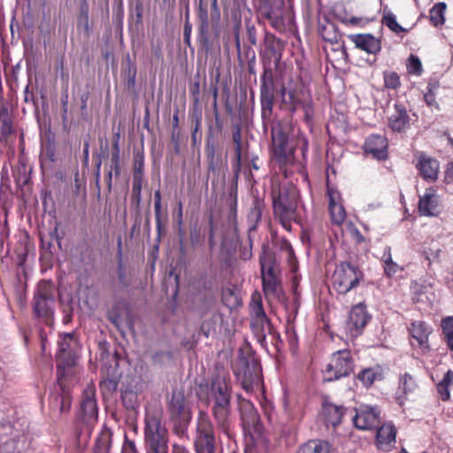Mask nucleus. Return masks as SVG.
I'll list each match as a JSON object with an SVG mask.
<instances>
[{
	"label": "nucleus",
	"instance_id": "nucleus-1",
	"mask_svg": "<svg viewBox=\"0 0 453 453\" xmlns=\"http://www.w3.org/2000/svg\"><path fill=\"white\" fill-rule=\"evenodd\" d=\"M233 393L229 377L219 373L211 376L207 394L211 413L218 430L228 438L232 436L233 427L231 418Z\"/></svg>",
	"mask_w": 453,
	"mask_h": 453
},
{
	"label": "nucleus",
	"instance_id": "nucleus-2",
	"mask_svg": "<svg viewBox=\"0 0 453 453\" xmlns=\"http://www.w3.org/2000/svg\"><path fill=\"white\" fill-rule=\"evenodd\" d=\"M196 18V43L198 51L208 54L219 37L221 11L219 0H197L195 4Z\"/></svg>",
	"mask_w": 453,
	"mask_h": 453
},
{
	"label": "nucleus",
	"instance_id": "nucleus-3",
	"mask_svg": "<svg viewBox=\"0 0 453 453\" xmlns=\"http://www.w3.org/2000/svg\"><path fill=\"white\" fill-rule=\"evenodd\" d=\"M238 410L245 434L244 453H268L269 441L265 437L259 414L251 401L237 394Z\"/></svg>",
	"mask_w": 453,
	"mask_h": 453
},
{
	"label": "nucleus",
	"instance_id": "nucleus-4",
	"mask_svg": "<svg viewBox=\"0 0 453 453\" xmlns=\"http://www.w3.org/2000/svg\"><path fill=\"white\" fill-rule=\"evenodd\" d=\"M233 372L247 393H252L255 388H258L263 382L260 358L250 344L238 349Z\"/></svg>",
	"mask_w": 453,
	"mask_h": 453
},
{
	"label": "nucleus",
	"instance_id": "nucleus-5",
	"mask_svg": "<svg viewBox=\"0 0 453 453\" xmlns=\"http://www.w3.org/2000/svg\"><path fill=\"white\" fill-rule=\"evenodd\" d=\"M205 124L204 155L208 171L214 173L222 159L227 131L225 129L222 117H211L210 114H206Z\"/></svg>",
	"mask_w": 453,
	"mask_h": 453
},
{
	"label": "nucleus",
	"instance_id": "nucleus-6",
	"mask_svg": "<svg viewBox=\"0 0 453 453\" xmlns=\"http://www.w3.org/2000/svg\"><path fill=\"white\" fill-rule=\"evenodd\" d=\"M274 219L288 232L292 231V222H298L297 207L299 192L294 186L282 185L272 192Z\"/></svg>",
	"mask_w": 453,
	"mask_h": 453
},
{
	"label": "nucleus",
	"instance_id": "nucleus-7",
	"mask_svg": "<svg viewBox=\"0 0 453 453\" xmlns=\"http://www.w3.org/2000/svg\"><path fill=\"white\" fill-rule=\"evenodd\" d=\"M166 411L174 434L180 438L187 437L192 420V406L182 389L173 388L167 395Z\"/></svg>",
	"mask_w": 453,
	"mask_h": 453
},
{
	"label": "nucleus",
	"instance_id": "nucleus-8",
	"mask_svg": "<svg viewBox=\"0 0 453 453\" xmlns=\"http://www.w3.org/2000/svg\"><path fill=\"white\" fill-rule=\"evenodd\" d=\"M99 346L100 357L103 362L99 388L103 394H111L117 390L122 376L119 369L121 353L115 349L111 354L109 350L110 343L106 341L100 342Z\"/></svg>",
	"mask_w": 453,
	"mask_h": 453
},
{
	"label": "nucleus",
	"instance_id": "nucleus-9",
	"mask_svg": "<svg viewBox=\"0 0 453 453\" xmlns=\"http://www.w3.org/2000/svg\"><path fill=\"white\" fill-rule=\"evenodd\" d=\"M56 286L51 280H40L31 302L33 317L46 323L53 319L56 305Z\"/></svg>",
	"mask_w": 453,
	"mask_h": 453
},
{
	"label": "nucleus",
	"instance_id": "nucleus-10",
	"mask_svg": "<svg viewBox=\"0 0 453 453\" xmlns=\"http://www.w3.org/2000/svg\"><path fill=\"white\" fill-rule=\"evenodd\" d=\"M269 128L272 140L269 150L272 159L280 167L292 164L296 148L290 141L288 132L280 120L273 121Z\"/></svg>",
	"mask_w": 453,
	"mask_h": 453
},
{
	"label": "nucleus",
	"instance_id": "nucleus-11",
	"mask_svg": "<svg viewBox=\"0 0 453 453\" xmlns=\"http://www.w3.org/2000/svg\"><path fill=\"white\" fill-rule=\"evenodd\" d=\"M80 345L73 332L63 333L58 335L56 352L57 376L60 380L65 376L77 364Z\"/></svg>",
	"mask_w": 453,
	"mask_h": 453
},
{
	"label": "nucleus",
	"instance_id": "nucleus-12",
	"mask_svg": "<svg viewBox=\"0 0 453 453\" xmlns=\"http://www.w3.org/2000/svg\"><path fill=\"white\" fill-rule=\"evenodd\" d=\"M144 443L147 453H168V431L158 413L146 412Z\"/></svg>",
	"mask_w": 453,
	"mask_h": 453
},
{
	"label": "nucleus",
	"instance_id": "nucleus-13",
	"mask_svg": "<svg viewBox=\"0 0 453 453\" xmlns=\"http://www.w3.org/2000/svg\"><path fill=\"white\" fill-rule=\"evenodd\" d=\"M285 46V41L280 39L273 33L265 31L259 50V58L263 68L261 76L274 77V71L279 68Z\"/></svg>",
	"mask_w": 453,
	"mask_h": 453
},
{
	"label": "nucleus",
	"instance_id": "nucleus-14",
	"mask_svg": "<svg viewBox=\"0 0 453 453\" xmlns=\"http://www.w3.org/2000/svg\"><path fill=\"white\" fill-rule=\"evenodd\" d=\"M279 107L288 117L292 118L298 110L303 111L304 120L309 123L314 117L313 101L310 95L301 96L294 88H288L284 84L280 86L279 92Z\"/></svg>",
	"mask_w": 453,
	"mask_h": 453
},
{
	"label": "nucleus",
	"instance_id": "nucleus-15",
	"mask_svg": "<svg viewBox=\"0 0 453 453\" xmlns=\"http://www.w3.org/2000/svg\"><path fill=\"white\" fill-rule=\"evenodd\" d=\"M98 406L96 393L93 388H86L81 395L80 408L75 414V426L80 428L79 436L82 433L90 434L91 426L97 421Z\"/></svg>",
	"mask_w": 453,
	"mask_h": 453
},
{
	"label": "nucleus",
	"instance_id": "nucleus-16",
	"mask_svg": "<svg viewBox=\"0 0 453 453\" xmlns=\"http://www.w3.org/2000/svg\"><path fill=\"white\" fill-rule=\"evenodd\" d=\"M363 272L349 261L338 264L332 276V284L339 295H346L358 286L363 280Z\"/></svg>",
	"mask_w": 453,
	"mask_h": 453
},
{
	"label": "nucleus",
	"instance_id": "nucleus-17",
	"mask_svg": "<svg viewBox=\"0 0 453 453\" xmlns=\"http://www.w3.org/2000/svg\"><path fill=\"white\" fill-rule=\"evenodd\" d=\"M355 361L349 349H340L333 353L330 362L322 371L324 380L333 382L349 377L354 372Z\"/></svg>",
	"mask_w": 453,
	"mask_h": 453
},
{
	"label": "nucleus",
	"instance_id": "nucleus-18",
	"mask_svg": "<svg viewBox=\"0 0 453 453\" xmlns=\"http://www.w3.org/2000/svg\"><path fill=\"white\" fill-rule=\"evenodd\" d=\"M196 453H217L214 426L206 412L200 411L195 438Z\"/></svg>",
	"mask_w": 453,
	"mask_h": 453
},
{
	"label": "nucleus",
	"instance_id": "nucleus-19",
	"mask_svg": "<svg viewBox=\"0 0 453 453\" xmlns=\"http://www.w3.org/2000/svg\"><path fill=\"white\" fill-rule=\"evenodd\" d=\"M259 100L261 106V119L264 132H266L272 123L273 107L275 104V83L274 77L260 76Z\"/></svg>",
	"mask_w": 453,
	"mask_h": 453
},
{
	"label": "nucleus",
	"instance_id": "nucleus-20",
	"mask_svg": "<svg viewBox=\"0 0 453 453\" xmlns=\"http://www.w3.org/2000/svg\"><path fill=\"white\" fill-rule=\"evenodd\" d=\"M103 159H107L108 161L104 164V168H108L112 172H115V178H119L121 175V168H122V159L121 157H110V147L109 141L105 139L100 140V151L96 155L95 160V184L97 189L98 195L101 192V166L103 163Z\"/></svg>",
	"mask_w": 453,
	"mask_h": 453
},
{
	"label": "nucleus",
	"instance_id": "nucleus-21",
	"mask_svg": "<svg viewBox=\"0 0 453 453\" xmlns=\"http://www.w3.org/2000/svg\"><path fill=\"white\" fill-rule=\"evenodd\" d=\"M354 426L360 430H372L380 425V409L377 405L361 404L353 417Z\"/></svg>",
	"mask_w": 453,
	"mask_h": 453
},
{
	"label": "nucleus",
	"instance_id": "nucleus-22",
	"mask_svg": "<svg viewBox=\"0 0 453 453\" xmlns=\"http://www.w3.org/2000/svg\"><path fill=\"white\" fill-rule=\"evenodd\" d=\"M372 316L367 311L365 302L358 303L354 305L348 316L347 326L352 334L358 335L371 320Z\"/></svg>",
	"mask_w": 453,
	"mask_h": 453
},
{
	"label": "nucleus",
	"instance_id": "nucleus-23",
	"mask_svg": "<svg viewBox=\"0 0 453 453\" xmlns=\"http://www.w3.org/2000/svg\"><path fill=\"white\" fill-rule=\"evenodd\" d=\"M365 154H370L379 161H385L388 157V141L385 135L372 134L365 138L363 145Z\"/></svg>",
	"mask_w": 453,
	"mask_h": 453
},
{
	"label": "nucleus",
	"instance_id": "nucleus-24",
	"mask_svg": "<svg viewBox=\"0 0 453 453\" xmlns=\"http://www.w3.org/2000/svg\"><path fill=\"white\" fill-rule=\"evenodd\" d=\"M318 30L324 41L330 42L332 45H336L333 50H341L344 57L348 56L342 35L335 23L325 19V23H319Z\"/></svg>",
	"mask_w": 453,
	"mask_h": 453
},
{
	"label": "nucleus",
	"instance_id": "nucleus-25",
	"mask_svg": "<svg viewBox=\"0 0 453 453\" xmlns=\"http://www.w3.org/2000/svg\"><path fill=\"white\" fill-rule=\"evenodd\" d=\"M154 212L156 221L157 236L153 245V252L157 253L159 250L161 238L166 234L165 223L168 221V212L165 209L163 211L162 196L160 189L154 192Z\"/></svg>",
	"mask_w": 453,
	"mask_h": 453
},
{
	"label": "nucleus",
	"instance_id": "nucleus-26",
	"mask_svg": "<svg viewBox=\"0 0 453 453\" xmlns=\"http://www.w3.org/2000/svg\"><path fill=\"white\" fill-rule=\"evenodd\" d=\"M393 112L388 116V127L395 133H405L411 127V117L405 105L396 102Z\"/></svg>",
	"mask_w": 453,
	"mask_h": 453
},
{
	"label": "nucleus",
	"instance_id": "nucleus-27",
	"mask_svg": "<svg viewBox=\"0 0 453 453\" xmlns=\"http://www.w3.org/2000/svg\"><path fill=\"white\" fill-rule=\"evenodd\" d=\"M72 406V396L68 391L52 392L49 395V409L53 420L67 414Z\"/></svg>",
	"mask_w": 453,
	"mask_h": 453
},
{
	"label": "nucleus",
	"instance_id": "nucleus-28",
	"mask_svg": "<svg viewBox=\"0 0 453 453\" xmlns=\"http://www.w3.org/2000/svg\"><path fill=\"white\" fill-rule=\"evenodd\" d=\"M348 37L356 48L370 55L376 56L382 50L381 38L375 37L372 34H352L349 35Z\"/></svg>",
	"mask_w": 453,
	"mask_h": 453
},
{
	"label": "nucleus",
	"instance_id": "nucleus-29",
	"mask_svg": "<svg viewBox=\"0 0 453 453\" xmlns=\"http://www.w3.org/2000/svg\"><path fill=\"white\" fill-rule=\"evenodd\" d=\"M265 0L259 7L260 15L267 19L271 26L277 28L283 25V0Z\"/></svg>",
	"mask_w": 453,
	"mask_h": 453
},
{
	"label": "nucleus",
	"instance_id": "nucleus-30",
	"mask_svg": "<svg viewBox=\"0 0 453 453\" xmlns=\"http://www.w3.org/2000/svg\"><path fill=\"white\" fill-rule=\"evenodd\" d=\"M416 168L419 176L427 182H434L438 179L439 161L425 153L419 155Z\"/></svg>",
	"mask_w": 453,
	"mask_h": 453
},
{
	"label": "nucleus",
	"instance_id": "nucleus-31",
	"mask_svg": "<svg viewBox=\"0 0 453 453\" xmlns=\"http://www.w3.org/2000/svg\"><path fill=\"white\" fill-rule=\"evenodd\" d=\"M439 198L435 195V189L429 188L426 189L425 194L419 196L418 210L420 216L435 217L440 214Z\"/></svg>",
	"mask_w": 453,
	"mask_h": 453
},
{
	"label": "nucleus",
	"instance_id": "nucleus-32",
	"mask_svg": "<svg viewBox=\"0 0 453 453\" xmlns=\"http://www.w3.org/2000/svg\"><path fill=\"white\" fill-rule=\"evenodd\" d=\"M57 143L55 135L49 134L46 139L41 143L39 156L42 169H52L53 164L57 161Z\"/></svg>",
	"mask_w": 453,
	"mask_h": 453
},
{
	"label": "nucleus",
	"instance_id": "nucleus-33",
	"mask_svg": "<svg viewBox=\"0 0 453 453\" xmlns=\"http://www.w3.org/2000/svg\"><path fill=\"white\" fill-rule=\"evenodd\" d=\"M376 433L377 447L383 451H389L395 442L396 428L392 422L379 426Z\"/></svg>",
	"mask_w": 453,
	"mask_h": 453
},
{
	"label": "nucleus",
	"instance_id": "nucleus-34",
	"mask_svg": "<svg viewBox=\"0 0 453 453\" xmlns=\"http://www.w3.org/2000/svg\"><path fill=\"white\" fill-rule=\"evenodd\" d=\"M409 332L411 337L417 341L418 346L425 351L430 349L429 335L432 334V327L425 321L415 320L411 323Z\"/></svg>",
	"mask_w": 453,
	"mask_h": 453
},
{
	"label": "nucleus",
	"instance_id": "nucleus-35",
	"mask_svg": "<svg viewBox=\"0 0 453 453\" xmlns=\"http://www.w3.org/2000/svg\"><path fill=\"white\" fill-rule=\"evenodd\" d=\"M14 133L12 112L9 109L8 103L2 102L0 104V141L7 142Z\"/></svg>",
	"mask_w": 453,
	"mask_h": 453
},
{
	"label": "nucleus",
	"instance_id": "nucleus-36",
	"mask_svg": "<svg viewBox=\"0 0 453 453\" xmlns=\"http://www.w3.org/2000/svg\"><path fill=\"white\" fill-rule=\"evenodd\" d=\"M346 410L347 409L343 405L325 403L322 407V415L325 425L327 427L338 426L342 421Z\"/></svg>",
	"mask_w": 453,
	"mask_h": 453
},
{
	"label": "nucleus",
	"instance_id": "nucleus-37",
	"mask_svg": "<svg viewBox=\"0 0 453 453\" xmlns=\"http://www.w3.org/2000/svg\"><path fill=\"white\" fill-rule=\"evenodd\" d=\"M259 265L261 277L277 276L275 273L276 257L275 254L270 250L268 244L262 245V250L259 255Z\"/></svg>",
	"mask_w": 453,
	"mask_h": 453
},
{
	"label": "nucleus",
	"instance_id": "nucleus-38",
	"mask_svg": "<svg viewBox=\"0 0 453 453\" xmlns=\"http://www.w3.org/2000/svg\"><path fill=\"white\" fill-rule=\"evenodd\" d=\"M326 195L328 197V209L332 217L333 222L340 225L346 218V211L342 203L336 202V198H340V193L334 188L327 187Z\"/></svg>",
	"mask_w": 453,
	"mask_h": 453
},
{
	"label": "nucleus",
	"instance_id": "nucleus-39",
	"mask_svg": "<svg viewBox=\"0 0 453 453\" xmlns=\"http://www.w3.org/2000/svg\"><path fill=\"white\" fill-rule=\"evenodd\" d=\"M234 41L237 51V58L240 64H243L245 60L256 58V52L251 44L241 43L240 25H235L233 29Z\"/></svg>",
	"mask_w": 453,
	"mask_h": 453
},
{
	"label": "nucleus",
	"instance_id": "nucleus-40",
	"mask_svg": "<svg viewBox=\"0 0 453 453\" xmlns=\"http://www.w3.org/2000/svg\"><path fill=\"white\" fill-rule=\"evenodd\" d=\"M356 378L363 384L365 388H369L375 381H380L384 379L383 370L380 365L367 367L362 369Z\"/></svg>",
	"mask_w": 453,
	"mask_h": 453
},
{
	"label": "nucleus",
	"instance_id": "nucleus-41",
	"mask_svg": "<svg viewBox=\"0 0 453 453\" xmlns=\"http://www.w3.org/2000/svg\"><path fill=\"white\" fill-rule=\"evenodd\" d=\"M112 430L107 426H104L96 438L93 453H110L112 443Z\"/></svg>",
	"mask_w": 453,
	"mask_h": 453
},
{
	"label": "nucleus",
	"instance_id": "nucleus-42",
	"mask_svg": "<svg viewBox=\"0 0 453 453\" xmlns=\"http://www.w3.org/2000/svg\"><path fill=\"white\" fill-rule=\"evenodd\" d=\"M296 453H331V444L325 440H310L303 443Z\"/></svg>",
	"mask_w": 453,
	"mask_h": 453
},
{
	"label": "nucleus",
	"instance_id": "nucleus-43",
	"mask_svg": "<svg viewBox=\"0 0 453 453\" xmlns=\"http://www.w3.org/2000/svg\"><path fill=\"white\" fill-rule=\"evenodd\" d=\"M12 175L17 188H23L29 183L31 167L21 160H19L18 165L12 169Z\"/></svg>",
	"mask_w": 453,
	"mask_h": 453
},
{
	"label": "nucleus",
	"instance_id": "nucleus-44",
	"mask_svg": "<svg viewBox=\"0 0 453 453\" xmlns=\"http://www.w3.org/2000/svg\"><path fill=\"white\" fill-rule=\"evenodd\" d=\"M76 28L78 34L89 37L92 33V27L89 23V7H79Z\"/></svg>",
	"mask_w": 453,
	"mask_h": 453
},
{
	"label": "nucleus",
	"instance_id": "nucleus-45",
	"mask_svg": "<svg viewBox=\"0 0 453 453\" xmlns=\"http://www.w3.org/2000/svg\"><path fill=\"white\" fill-rule=\"evenodd\" d=\"M272 323L271 319L268 317H265V319H258L256 320L250 321V327L252 332L257 338V342L264 349L267 348V341L265 340V328Z\"/></svg>",
	"mask_w": 453,
	"mask_h": 453
},
{
	"label": "nucleus",
	"instance_id": "nucleus-46",
	"mask_svg": "<svg viewBox=\"0 0 453 453\" xmlns=\"http://www.w3.org/2000/svg\"><path fill=\"white\" fill-rule=\"evenodd\" d=\"M133 180L132 181H144L145 157L143 151H134L133 157Z\"/></svg>",
	"mask_w": 453,
	"mask_h": 453
},
{
	"label": "nucleus",
	"instance_id": "nucleus-47",
	"mask_svg": "<svg viewBox=\"0 0 453 453\" xmlns=\"http://www.w3.org/2000/svg\"><path fill=\"white\" fill-rule=\"evenodd\" d=\"M265 202L258 196L254 197L252 206L248 213V221L252 226L250 228H256L257 225L262 220Z\"/></svg>",
	"mask_w": 453,
	"mask_h": 453
},
{
	"label": "nucleus",
	"instance_id": "nucleus-48",
	"mask_svg": "<svg viewBox=\"0 0 453 453\" xmlns=\"http://www.w3.org/2000/svg\"><path fill=\"white\" fill-rule=\"evenodd\" d=\"M417 384L414 378L409 373L404 372L399 378L398 389L396 394L398 395L397 400L404 398L409 393L413 392L416 388Z\"/></svg>",
	"mask_w": 453,
	"mask_h": 453
},
{
	"label": "nucleus",
	"instance_id": "nucleus-49",
	"mask_svg": "<svg viewBox=\"0 0 453 453\" xmlns=\"http://www.w3.org/2000/svg\"><path fill=\"white\" fill-rule=\"evenodd\" d=\"M381 23L396 35L408 32L407 28H404L397 22L395 15L388 8V6H385L383 9Z\"/></svg>",
	"mask_w": 453,
	"mask_h": 453
},
{
	"label": "nucleus",
	"instance_id": "nucleus-50",
	"mask_svg": "<svg viewBox=\"0 0 453 453\" xmlns=\"http://www.w3.org/2000/svg\"><path fill=\"white\" fill-rule=\"evenodd\" d=\"M441 337L447 348L453 351V316H447L441 320Z\"/></svg>",
	"mask_w": 453,
	"mask_h": 453
},
{
	"label": "nucleus",
	"instance_id": "nucleus-51",
	"mask_svg": "<svg viewBox=\"0 0 453 453\" xmlns=\"http://www.w3.org/2000/svg\"><path fill=\"white\" fill-rule=\"evenodd\" d=\"M221 300L223 304L230 310H234L242 305V299L233 288H225L222 289Z\"/></svg>",
	"mask_w": 453,
	"mask_h": 453
},
{
	"label": "nucleus",
	"instance_id": "nucleus-52",
	"mask_svg": "<svg viewBox=\"0 0 453 453\" xmlns=\"http://www.w3.org/2000/svg\"><path fill=\"white\" fill-rule=\"evenodd\" d=\"M446 9L447 4L444 2H439L430 9V22L434 27L442 26L445 23Z\"/></svg>",
	"mask_w": 453,
	"mask_h": 453
},
{
	"label": "nucleus",
	"instance_id": "nucleus-53",
	"mask_svg": "<svg viewBox=\"0 0 453 453\" xmlns=\"http://www.w3.org/2000/svg\"><path fill=\"white\" fill-rule=\"evenodd\" d=\"M262 290L266 297H274L278 295L280 280L278 276L261 277Z\"/></svg>",
	"mask_w": 453,
	"mask_h": 453
},
{
	"label": "nucleus",
	"instance_id": "nucleus-54",
	"mask_svg": "<svg viewBox=\"0 0 453 453\" xmlns=\"http://www.w3.org/2000/svg\"><path fill=\"white\" fill-rule=\"evenodd\" d=\"M120 399L123 406L127 411H136L139 408L138 395L133 389L121 390Z\"/></svg>",
	"mask_w": 453,
	"mask_h": 453
},
{
	"label": "nucleus",
	"instance_id": "nucleus-55",
	"mask_svg": "<svg viewBox=\"0 0 453 453\" xmlns=\"http://www.w3.org/2000/svg\"><path fill=\"white\" fill-rule=\"evenodd\" d=\"M453 380V371L448 370L441 380L436 385L437 392L440 395V398L443 402H447L450 398V392H449V384Z\"/></svg>",
	"mask_w": 453,
	"mask_h": 453
},
{
	"label": "nucleus",
	"instance_id": "nucleus-56",
	"mask_svg": "<svg viewBox=\"0 0 453 453\" xmlns=\"http://www.w3.org/2000/svg\"><path fill=\"white\" fill-rule=\"evenodd\" d=\"M24 441L19 436L7 439L0 444V453H22Z\"/></svg>",
	"mask_w": 453,
	"mask_h": 453
},
{
	"label": "nucleus",
	"instance_id": "nucleus-57",
	"mask_svg": "<svg viewBox=\"0 0 453 453\" xmlns=\"http://www.w3.org/2000/svg\"><path fill=\"white\" fill-rule=\"evenodd\" d=\"M250 315L251 320H256L261 318L265 319V317H267L263 306L262 298L259 294L257 296L252 295L250 303Z\"/></svg>",
	"mask_w": 453,
	"mask_h": 453
},
{
	"label": "nucleus",
	"instance_id": "nucleus-58",
	"mask_svg": "<svg viewBox=\"0 0 453 453\" xmlns=\"http://www.w3.org/2000/svg\"><path fill=\"white\" fill-rule=\"evenodd\" d=\"M217 223L215 222L214 216L211 213L208 217V229H207V239L208 248L211 252H213L217 247L216 240V230Z\"/></svg>",
	"mask_w": 453,
	"mask_h": 453
},
{
	"label": "nucleus",
	"instance_id": "nucleus-59",
	"mask_svg": "<svg viewBox=\"0 0 453 453\" xmlns=\"http://www.w3.org/2000/svg\"><path fill=\"white\" fill-rule=\"evenodd\" d=\"M29 88H30V81L25 87V89H24V92H23V94H24V102L26 104H30L33 106L34 115L39 120V119H40L39 99L36 96L35 93L34 91H31L29 89Z\"/></svg>",
	"mask_w": 453,
	"mask_h": 453
},
{
	"label": "nucleus",
	"instance_id": "nucleus-60",
	"mask_svg": "<svg viewBox=\"0 0 453 453\" xmlns=\"http://www.w3.org/2000/svg\"><path fill=\"white\" fill-rule=\"evenodd\" d=\"M221 250L224 257V264L226 266L232 265L233 257L236 252V247L232 241H228L226 238H224L221 242Z\"/></svg>",
	"mask_w": 453,
	"mask_h": 453
},
{
	"label": "nucleus",
	"instance_id": "nucleus-61",
	"mask_svg": "<svg viewBox=\"0 0 453 453\" xmlns=\"http://www.w3.org/2000/svg\"><path fill=\"white\" fill-rule=\"evenodd\" d=\"M383 81L385 88L397 90L401 87L400 76L395 71L383 72Z\"/></svg>",
	"mask_w": 453,
	"mask_h": 453
},
{
	"label": "nucleus",
	"instance_id": "nucleus-62",
	"mask_svg": "<svg viewBox=\"0 0 453 453\" xmlns=\"http://www.w3.org/2000/svg\"><path fill=\"white\" fill-rule=\"evenodd\" d=\"M439 88L437 81H430L426 86V90L424 93V100L429 107L439 109V104L435 100V90Z\"/></svg>",
	"mask_w": 453,
	"mask_h": 453
},
{
	"label": "nucleus",
	"instance_id": "nucleus-63",
	"mask_svg": "<svg viewBox=\"0 0 453 453\" xmlns=\"http://www.w3.org/2000/svg\"><path fill=\"white\" fill-rule=\"evenodd\" d=\"M60 301L62 303L63 323L66 325L73 319L74 301L72 296H68L66 300L61 299Z\"/></svg>",
	"mask_w": 453,
	"mask_h": 453
},
{
	"label": "nucleus",
	"instance_id": "nucleus-64",
	"mask_svg": "<svg viewBox=\"0 0 453 453\" xmlns=\"http://www.w3.org/2000/svg\"><path fill=\"white\" fill-rule=\"evenodd\" d=\"M407 72L410 74L420 76L423 73L422 64L419 58L411 54L406 64Z\"/></svg>",
	"mask_w": 453,
	"mask_h": 453
}]
</instances>
